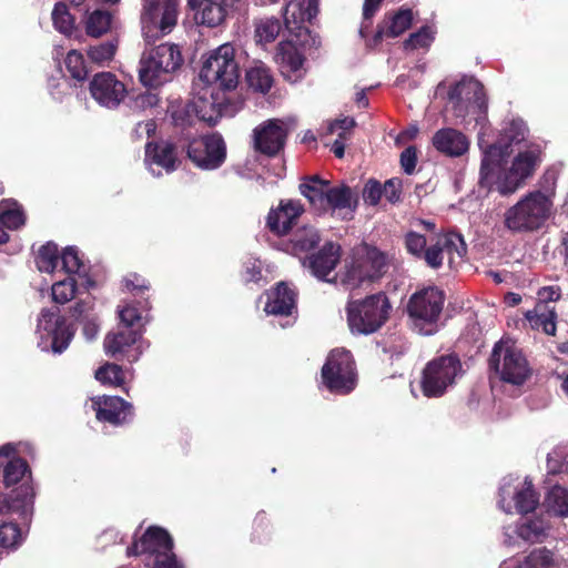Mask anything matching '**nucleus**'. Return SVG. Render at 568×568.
I'll list each match as a JSON object with an SVG mask.
<instances>
[{
    "mask_svg": "<svg viewBox=\"0 0 568 568\" xmlns=\"http://www.w3.org/2000/svg\"><path fill=\"white\" fill-rule=\"evenodd\" d=\"M103 346L106 355L133 363L140 358L149 344L143 341L142 331L119 327L118 332L105 336Z\"/></svg>",
    "mask_w": 568,
    "mask_h": 568,
    "instance_id": "18",
    "label": "nucleus"
},
{
    "mask_svg": "<svg viewBox=\"0 0 568 568\" xmlns=\"http://www.w3.org/2000/svg\"><path fill=\"white\" fill-rule=\"evenodd\" d=\"M532 329H541L547 335H555L557 314L554 306L546 303H537L535 308L525 313Z\"/></svg>",
    "mask_w": 568,
    "mask_h": 568,
    "instance_id": "36",
    "label": "nucleus"
},
{
    "mask_svg": "<svg viewBox=\"0 0 568 568\" xmlns=\"http://www.w3.org/2000/svg\"><path fill=\"white\" fill-rule=\"evenodd\" d=\"M253 26L255 42L261 45L275 41L282 30L280 19L275 17L255 19Z\"/></svg>",
    "mask_w": 568,
    "mask_h": 568,
    "instance_id": "38",
    "label": "nucleus"
},
{
    "mask_svg": "<svg viewBox=\"0 0 568 568\" xmlns=\"http://www.w3.org/2000/svg\"><path fill=\"white\" fill-rule=\"evenodd\" d=\"M158 103H159V98L156 94L151 93V92H144V93H140L139 95H136V98L134 100V108L144 110L148 108H153V106L158 105Z\"/></svg>",
    "mask_w": 568,
    "mask_h": 568,
    "instance_id": "63",
    "label": "nucleus"
},
{
    "mask_svg": "<svg viewBox=\"0 0 568 568\" xmlns=\"http://www.w3.org/2000/svg\"><path fill=\"white\" fill-rule=\"evenodd\" d=\"M121 326L125 329L142 331L144 317L134 305L128 304L119 308Z\"/></svg>",
    "mask_w": 568,
    "mask_h": 568,
    "instance_id": "52",
    "label": "nucleus"
},
{
    "mask_svg": "<svg viewBox=\"0 0 568 568\" xmlns=\"http://www.w3.org/2000/svg\"><path fill=\"white\" fill-rule=\"evenodd\" d=\"M61 262L65 273L80 276L83 264L75 247H67L61 254Z\"/></svg>",
    "mask_w": 568,
    "mask_h": 568,
    "instance_id": "55",
    "label": "nucleus"
},
{
    "mask_svg": "<svg viewBox=\"0 0 568 568\" xmlns=\"http://www.w3.org/2000/svg\"><path fill=\"white\" fill-rule=\"evenodd\" d=\"M240 79V69L235 60V49L231 43H223L212 50L204 59L199 73V81L222 90L232 91Z\"/></svg>",
    "mask_w": 568,
    "mask_h": 568,
    "instance_id": "7",
    "label": "nucleus"
},
{
    "mask_svg": "<svg viewBox=\"0 0 568 568\" xmlns=\"http://www.w3.org/2000/svg\"><path fill=\"white\" fill-rule=\"evenodd\" d=\"M90 93L97 103L106 109L118 108L126 97V88L115 74L99 72L90 81Z\"/></svg>",
    "mask_w": 568,
    "mask_h": 568,
    "instance_id": "20",
    "label": "nucleus"
},
{
    "mask_svg": "<svg viewBox=\"0 0 568 568\" xmlns=\"http://www.w3.org/2000/svg\"><path fill=\"white\" fill-rule=\"evenodd\" d=\"M429 243V246L420 258L432 268L440 267L445 256L452 266L460 261L467 251L463 236L455 232L437 235L436 239H432Z\"/></svg>",
    "mask_w": 568,
    "mask_h": 568,
    "instance_id": "17",
    "label": "nucleus"
},
{
    "mask_svg": "<svg viewBox=\"0 0 568 568\" xmlns=\"http://www.w3.org/2000/svg\"><path fill=\"white\" fill-rule=\"evenodd\" d=\"M321 237L314 227H303L298 230L293 239V251L294 253L306 252L313 248Z\"/></svg>",
    "mask_w": 568,
    "mask_h": 568,
    "instance_id": "48",
    "label": "nucleus"
},
{
    "mask_svg": "<svg viewBox=\"0 0 568 568\" xmlns=\"http://www.w3.org/2000/svg\"><path fill=\"white\" fill-rule=\"evenodd\" d=\"M318 12V0L291 1L284 12L286 28L302 30L305 21H311Z\"/></svg>",
    "mask_w": 568,
    "mask_h": 568,
    "instance_id": "32",
    "label": "nucleus"
},
{
    "mask_svg": "<svg viewBox=\"0 0 568 568\" xmlns=\"http://www.w3.org/2000/svg\"><path fill=\"white\" fill-rule=\"evenodd\" d=\"M489 363L495 376L503 383L520 386L531 376L532 371L527 357L509 337L501 338L495 344Z\"/></svg>",
    "mask_w": 568,
    "mask_h": 568,
    "instance_id": "6",
    "label": "nucleus"
},
{
    "mask_svg": "<svg viewBox=\"0 0 568 568\" xmlns=\"http://www.w3.org/2000/svg\"><path fill=\"white\" fill-rule=\"evenodd\" d=\"M560 566L561 564L554 552L546 548H539L530 552L523 562L508 560L504 561L500 568H560Z\"/></svg>",
    "mask_w": 568,
    "mask_h": 568,
    "instance_id": "37",
    "label": "nucleus"
},
{
    "mask_svg": "<svg viewBox=\"0 0 568 568\" xmlns=\"http://www.w3.org/2000/svg\"><path fill=\"white\" fill-rule=\"evenodd\" d=\"M432 143L438 152L452 158L462 156L469 149L468 138L453 128L438 130L433 135Z\"/></svg>",
    "mask_w": 568,
    "mask_h": 568,
    "instance_id": "30",
    "label": "nucleus"
},
{
    "mask_svg": "<svg viewBox=\"0 0 568 568\" xmlns=\"http://www.w3.org/2000/svg\"><path fill=\"white\" fill-rule=\"evenodd\" d=\"M95 378L104 385L122 386L125 382V373L116 364H105L95 372Z\"/></svg>",
    "mask_w": 568,
    "mask_h": 568,
    "instance_id": "49",
    "label": "nucleus"
},
{
    "mask_svg": "<svg viewBox=\"0 0 568 568\" xmlns=\"http://www.w3.org/2000/svg\"><path fill=\"white\" fill-rule=\"evenodd\" d=\"M385 266L386 257L381 251L375 247H364L354 255L342 282L349 288L358 287L365 281L379 277Z\"/></svg>",
    "mask_w": 568,
    "mask_h": 568,
    "instance_id": "16",
    "label": "nucleus"
},
{
    "mask_svg": "<svg viewBox=\"0 0 568 568\" xmlns=\"http://www.w3.org/2000/svg\"><path fill=\"white\" fill-rule=\"evenodd\" d=\"M100 324L95 316L84 317L82 322V334L88 342L94 341L99 334Z\"/></svg>",
    "mask_w": 568,
    "mask_h": 568,
    "instance_id": "61",
    "label": "nucleus"
},
{
    "mask_svg": "<svg viewBox=\"0 0 568 568\" xmlns=\"http://www.w3.org/2000/svg\"><path fill=\"white\" fill-rule=\"evenodd\" d=\"M436 95L446 98L445 111L452 112L456 119L465 120L467 116L477 119L485 113L487 108L484 87L471 77H464L449 85L444 82L439 83L436 88Z\"/></svg>",
    "mask_w": 568,
    "mask_h": 568,
    "instance_id": "3",
    "label": "nucleus"
},
{
    "mask_svg": "<svg viewBox=\"0 0 568 568\" xmlns=\"http://www.w3.org/2000/svg\"><path fill=\"white\" fill-rule=\"evenodd\" d=\"M244 277L247 282H257L261 278V262H248L245 265Z\"/></svg>",
    "mask_w": 568,
    "mask_h": 568,
    "instance_id": "64",
    "label": "nucleus"
},
{
    "mask_svg": "<svg viewBox=\"0 0 568 568\" xmlns=\"http://www.w3.org/2000/svg\"><path fill=\"white\" fill-rule=\"evenodd\" d=\"M392 310L387 295L382 292L364 298L351 300L346 305L348 327L353 334H373L385 325Z\"/></svg>",
    "mask_w": 568,
    "mask_h": 568,
    "instance_id": "4",
    "label": "nucleus"
},
{
    "mask_svg": "<svg viewBox=\"0 0 568 568\" xmlns=\"http://www.w3.org/2000/svg\"><path fill=\"white\" fill-rule=\"evenodd\" d=\"M0 222L9 230H17L24 225L26 216L21 205L13 200L0 202Z\"/></svg>",
    "mask_w": 568,
    "mask_h": 568,
    "instance_id": "41",
    "label": "nucleus"
},
{
    "mask_svg": "<svg viewBox=\"0 0 568 568\" xmlns=\"http://www.w3.org/2000/svg\"><path fill=\"white\" fill-rule=\"evenodd\" d=\"M417 164V150L410 145L400 154V165L406 174H413Z\"/></svg>",
    "mask_w": 568,
    "mask_h": 568,
    "instance_id": "58",
    "label": "nucleus"
},
{
    "mask_svg": "<svg viewBox=\"0 0 568 568\" xmlns=\"http://www.w3.org/2000/svg\"><path fill=\"white\" fill-rule=\"evenodd\" d=\"M413 13L409 9L399 10L392 16L378 31L379 37L395 38L405 32L412 24Z\"/></svg>",
    "mask_w": 568,
    "mask_h": 568,
    "instance_id": "42",
    "label": "nucleus"
},
{
    "mask_svg": "<svg viewBox=\"0 0 568 568\" xmlns=\"http://www.w3.org/2000/svg\"><path fill=\"white\" fill-rule=\"evenodd\" d=\"M264 306L266 314L276 316L291 315L295 307V293L285 283H280L275 290L266 294Z\"/></svg>",
    "mask_w": 568,
    "mask_h": 568,
    "instance_id": "33",
    "label": "nucleus"
},
{
    "mask_svg": "<svg viewBox=\"0 0 568 568\" xmlns=\"http://www.w3.org/2000/svg\"><path fill=\"white\" fill-rule=\"evenodd\" d=\"M555 191L537 189L527 192L504 213V225L514 233L540 230L554 214Z\"/></svg>",
    "mask_w": 568,
    "mask_h": 568,
    "instance_id": "2",
    "label": "nucleus"
},
{
    "mask_svg": "<svg viewBox=\"0 0 568 568\" xmlns=\"http://www.w3.org/2000/svg\"><path fill=\"white\" fill-rule=\"evenodd\" d=\"M356 122L353 118L346 116L328 123L326 134H336V140L346 142L352 135V131L355 128Z\"/></svg>",
    "mask_w": 568,
    "mask_h": 568,
    "instance_id": "53",
    "label": "nucleus"
},
{
    "mask_svg": "<svg viewBox=\"0 0 568 568\" xmlns=\"http://www.w3.org/2000/svg\"><path fill=\"white\" fill-rule=\"evenodd\" d=\"M478 146L483 154L479 184L488 191L496 190L501 195L514 194L523 187L542 160V151L538 144H529L519 151L509 166L504 165L509 153L500 145H486L485 139L479 138Z\"/></svg>",
    "mask_w": 568,
    "mask_h": 568,
    "instance_id": "1",
    "label": "nucleus"
},
{
    "mask_svg": "<svg viewBox=\"0 0 568 568\" xmlns=\"http://www.w3.org/2000/svg\"><path fill=\"white\" fill-rule=\"evenodd\" d=\"M539 498L528 478L507 476L499 487L498 506L505 513L516 510L519 514H527L537 507Z\"/></svg>",
    "mask_w": 568,
    "mask_h": 568,
    "instance_id": "14",
    "label": "nucleus"
},
{
    "mask_svg": "<svg viewBox=\"0 0 568 568\" xmlns=\"http://www.w3.org/2000/svg\"><path fill=\"white\" fill-rule=\"evenodd\" d=\"M243 106V101L229 90H222L200 81L194 83V95L189 104V112L211 125L222 116H233Z\"/></svg>",
    "mask_w": 568,
    "mask_h": 568,
    "instance_id": "5",
    "label": "nucleus"
},
{
    "mask_svg": "<svg viewBox=\"0 0 568 568\" xmlns=\"http://www.w3.org/2000/svg\"><path fill=\"white\" fill-rule=\"evenodd\" d=\"M52 300L58 304H65L70 302L77 292V281L74 277L69 276L64 280L58 281L52 285Z\"/></svg>",
    "mask_w": 568,
    "mask_h": 568,
    "instance_id": "50",
    "label": "nucleus"
},
{
    "mask_svg": "<svg viewBox=\"0 0 568 568\" xmlns=\"http://www.w3.org/2000/svg\"><path fill=\"white\" fill-rule=\"evenodd\" d=\"M546 515L526 517L515 526L504 528V544L516 546L520 540L527 542H540L549 534L550 524Z\"/></svg>",
    "mask_w": 568,
    "mask_h": 568,
    "instance_id": "21",
    "label": "nucleus"
},
{
    "mask_svg": "<svg viewBox=\"0 0 568 568\" xmlns=\"http://www.w3.org/2000/svg\"><path fill=\"white\" fill-rule=\"evenodd\" d=\"M527 134L528 128L526 123L521 119L514 118L504 121L498 139L494 143L485 140V144L500 145L506 150V153H510L511 146L525 141Z\"/></svg>",
    "mask_w": 568,
    "mask_h": 568,
    "instance_id": "34",
    "label": "nucleus"
},
{
    "mask_svg": "<svg viewBox=\"0 0 568 568\" xmlns=\"http://www.w3.org/2000/svg\"><path fill=\"white\" fill-rule=\"evenodd\" d=\"M118 47L119 42L115 39L100 42L87 49V57L90 62L105 67L114 59Z\"/></svg>",
    "mask_w": 568,
    "mask_h": 568,
    "instance_id": "43",
    "label": "nucleus"
},
{
    "mask_svg": "<svg viewBox=\"0 0 568 568\" xmlns=\"http://www.w3.org/2000/svg\"><path fill=\"white\" fill-rule=\"evenodd\" d=\"M463 375V366L456 355H442L429 361L422 373L420 388L424 396L438 398L453 388Z\"/></svg>",
    "mask_w": 568,
    "mask_h": 568,
    "instance_id": "11",
    "label": "nucleus"
},
{
    "mask_svg": "<svg viewBox=\"0 0 568 568\" xmlns=\"http://www.w3.org/2000/svg\"><path fill=\"white\" fill-rule=\"evenodd\" d=\"M156 58L173 74L183 63L180 48L174 43H163L152 49Z\"/></svg>",
    "mask_w": 568,
    "mask_h": 568,
    "instance_id": "44",
    "label": "nucleus"
},
{
    "mask_svg": "<svg viewBox=\"0 0 568 568\" xmlns=\"http://www.w3.org/2000/svg\"><path fill=\"white\" fill-rule=\"evenodd\" d=\"M287 136V128L282 120L271 119L254 129V148L266 155L278 153Z\"/></svg>",
    "mask_w": 568,
    "mask_h": 568,
    "instance_id": "22",
    "label": "nucleus"
},
{
    "mask_svg": "<svg viewBox=\"0 0 568 568\" xmlns=\"http://www.w3.org/2000/svg\"><path fill=\"white\" fill-rule=\"evenodd\" d=\"M39 342L38 346L44 352L61 354L65 351L74 335L73 328L68 325L59 310H42L36 331Z\"/></svg>",
    "mask_w": 568,
    "mask_h": 568,
    "instance_id": "13",
    "label": "nucleus"
},
{
    "mask_svg": "<svg viewBox=\"0 0 568 568\" xmlns=\"http://www.w3.org/2000/svg\"><path fill=\"white\" fill-rule=\"evenodd\" d=\"M246 82L255 92L265 94L273 84L270 69L262 62H256L246 71Z\"/></svg>",
    "mask_w": 568,
    "mask_h": 568,
    "instance_id": "40",
    "label": "nucleus"
},
{
    "mask_svg": "<svg viewBox=\"0 0 568 568\" xmlns=\"http://www.w3.org/2000/svg\"><path fill=\"white\" fill-rule=\"evenodd\" d=\"M172 73L152 50L144 52L140 61L139 77L143 85L156 88L171 79Z\"/></svg>",
    "mask_w": 568,
    "mask_h": 568,
    "instance_id": "31",
    "label": "nucleus"
},
{
    "mask_svg": "<svg viewBox=\"0 0 568 568\" xmlns=\"http://www.w3.org/2000/svg\"><path fill=\"white\" fill-rule=\"evenodd\" d=\"M402 194V180L400 179H390L385 182L383 186V195L390 203H396L399 201Z\"/></svg>",
    "mask_w": 568,
    "mask_h": 568,
    "instance_id": "60",
    "label": "nucleus"
},
{
    "mask_svg": "<svg viewBox=\"0 0 568 568\" xmlns=\"http://www.w3.org/2000/svg\"><path fill=\"white\" fill-rule=\"evenodd\" d=\"M52 21L54 28L63 34L68 36L74 29V20L64 3H57L54 6Z\"/></svg>",
    "mask_w": 568,
    "mask_h": 568,
    "instance_id": "51",
    "label": "nucleus"
},
{
    "mask_svg": "<svg viewBox=\"0 0 568 568\" xmlns=\"http://www.w3.org/2000/svg\"><path fill=\"white\" fill-rule=\"evenodd\" d=\"M190 160L202 170H216L226 159V145L221 135L214 133L193 140L187 148Z\"/></svg>",
    "mask_w": 568,
    "mask_h": 568,
    "instance_id": "19",
    "label": "nucleus"
},
{
    "mask_svg": "<svg viewBox=\"0 0 568 568\" xmlns=\"http://www.w3.org/2000/svg\"><path fill=\"white\" fill-rule=\"evenodd\" d=\"M92 408L100 422L121 425L133 415L132 405L118 396L92 398Z\"/></svg>",
    "mask_w": 568,
    "mask_h": 568,
    "instance_id": "25",
    "label": "nucleus"
},
{
    "mask_svg": "<svg viewBox=\"0 0 568 568\" xmlns=\"http://www.w3.org/2000/svg\"><path fill=\"white\" fill-rule=\"evenodd\" d=\"M275 62L282 75L290 82L295 83L305 75V57L301 47L291 40L282 41L276 50Z\"/></svg>",
    "mask_w": 568,
    "mask_h": 568,
    "instance_id": "23",
    "label": "nucleus"
},
{
    "mask_svg": "<svg viewBox=\"0 0 568 568\" xmlns=\"http://www.w3.org/2000/svg\"><path fill=\"white\" fill-rule=\"evenodd\" d=\"M434 34L435 31L430 27H423L409 36L405 41V47L410 49L426 48L434 40Z\"/></svg>",
    "mask_w": 568,
    "mask_h": 568,
    "instance_id": "57",
    "label": "nucleus"
},
{
    "mask_svg": "<svg viewBox=\"0 0 568 568\" xmlns=\"http://www.w3.org/2000/svg\"><path fill=\"white\" fill-rule=\"evenodd\" d=\"M21 447L29 448V445L8 443L0 446V466L3 465V485L7 488L17 485L30 474L26 460L18 457Z\"/></svg>",
    "mask_w": 568,
    "mask_h": 568,
    "instance_id": "24",
    "label": "nucleus"
},
{
    "mask_svg": "<svg viewBox=\"0 0 568 568\" xmlns=\"http://www.w3.org/2000/svg\"><path fill=\"white\" fill-rule=\"evenodd\" d=\"M65 67L70 72L71 77L75 80H84L88 74V71L84 65V58L77 50H71L67 54Z\"/></svg>",
    "mask_w": 568,
    "mask_h": 568,
    "instance_id": "54",
    "label": "nucleus"
},
{
    "mask_svg": "<svg viewBox=\"0 0 568 568\" xmlns=\"http://www.w3.org/2000/svg\"><path fill=\"white\" fill-rule=\"evenodd\" d=\"M548 511L560 517H568V490L560 486L550 489L546 497Z\"/></svg>",
    "mask_w": 568,
    "mask_h": 568,
    "instance_id": "46",
    "label": "nucleus"
},
{
    "mask_svg": "<svg viewBox=\"0 0 568 568\" xmlns=\"http://www.w3.org/2000/svg\"><path fill=\"white\" fill-rule=\"evenodd\" d=\"M178 21V0L146 2L141 16L142 32L148 42L170 33Z\"/></svg>",
    "mask_w": 568,
    "mask_h": 568,
    "instance_id": "15",
    "label": "nucleus"
},
{
    "mask_svg": "<svg viewBox=\"0 0 568 568\" xmlns=\"http://www.w3.org/2000/svg\"><path fill=\"white\" fill-rule=\"evenodd\" d=\"M322 383L332 393L346 395L357 384L355 362L349 351L335 348L329 352L322 367Z\"/></svg>",
    "mask_w": 568,
    "mask_h": 568,
    "instance_id": "12",
    "label": "nucleus"
},
{
    "mask_svg": "<svg viewBox=\"0 0 568 568\" xmlns=\"http://www.w3.org/2000/svg\"><path fill=\"white\" fill-rule=\"evenodd\" d=\"M58 246L52 243L42 245L37 255V267L40 272L52 273L58 265Z\"/></svg>",
    "mask_w": 568,
    "mask_h": 568,
    "instance_id": "47",
    "label": "nucleus"
},
{
    "mask_svg": "<svg viewBox=\"0 0 568 568\" xmlns=\"http://www.w3.org/2000/svg\"><path fill=\"white\" fill-rule=\"evenodd\" d=\"M128 555L143 556V562L149 568H183L173 552L171 536L160 527H150L128 548Z\"/></svg>",
    "mask_w": 568,
    "mask_h": 568,
    "instance_id": "8",
    "label": "nucleus"
},
{
    "mask_svg": "<svg viewBox=\"0 0 568 568\" xmlns=\"http://www.w3.org/2000/svg\"><path fill=\"white\" fill-rule=\"evenodd\" d=\"M445 304V294L437 287H425L415 292L407 303V313L415 331L422 335H433L439 328V320Z\"/></svg>",
    "mask_w": 568,
    "mask_h": 568,
    "instance_id": "10",
    "label": "nucleus"
},
{
    "mask_svg": "<svg viewBox=\"0 0 568 568\" xmlns=\"http://www.w3.org/2000/svg\"><path fill=\"white\" fill-rule=\"evenodd\" d=\"M300 191L308 200L312 207L318 212L344 209L354 211L357 202L351 187L345 184L333 186L329 181L317 175L303 181L300 184Z\"/></svg>",
    "mask_w": 568,
    "mask_h": 568,
    "instance_id": "9",
    "label": "nucleus"
},
{
    "mask_svg": "<svg viewBox=\"0 0 568 568\" xmlns=\"http://www.w3.org/2000/svg\"><path fill=\"white\" fill-rule=\"evenodd\" d=\"M304 209L300 201H281L276 210H272L267 216V225L277 235L286 234L296 223Z\"/></svg>",
    "mask_w": 568,
    "mask_h": 568,
    "instance_id": "28",
    "label": "nucleus"
},
{
    "mask_svg": "<svg viewBox=\"0 0 568 568\" xmlns=\"http://www.w3.org/2000/svg\"><path fill=\"white\" fill-rule=\"evenodd\" d=\"M383 195V187L377 181H368L363 191L364 201L371 205H376Z\"/></svg>",
    "mask_w": 568,
    "mask_h": 568,
    "instance_id": "59",
    "label": "nucleus"
},
{
    "mask_svg": "<svg viewBox=\"0 0 568 568\" xmlns=\"http://www.w3.org/2000/svg\"><path fill=\"white\" fill-rule=\"evenodd\" d=\"M189 6L197 10L201 23L216 27L223 22L226 14L227 0H187Z\"/></svg>",
    "mask_w": 568,
    "mask_h": 568,
    "instance_id": "35",
    "label": "nucleus"
},
{
    "mask_svg": "<svg viewBox=\"0 0 568 568\" xmlns=\"http://www.w3.org/2000/svg\"><path fill=\"white\" fill-rule=\"evenodd\" d=\"M430 240H427L426 236L418 231H410L405 236V245L412 255L420 258L426 251V245Z\"/></svg>",
    "mask_w": 568,
    "mask_h": 568,
    "instance_id": "56",
    "label": "nucleus"
},
{
    "mask_svg": "<svg viewBox=\"0 0 568 568\" xmlns=\"http://www.w3.org/2000/svg\"><path fill=\"white\" fill-rule=\"evenodd\" d=\"M341 258V246L328 242L315 254L304 261V266L308 267L311 273L323 281H331L328 277L334 272Z\"/></svg>",
    "mask_w": 568,
    "mask_h": 568,
    "instance_id": "27",
    "label": "nucleus"
},
{
    "mask_svg": "<svg viewBox=\"0 0 568 568\" xmlns=\"http://www.w3.org/2000/svg\"><path fill=\"white\" fill-rule=\"evenodd\" d=\"M145 164L148 170L154 175L160 176L161 171L155 170V166L172 172L175 170L176 154L174 146L166 142L160 141L156 143H148L145 145Z\"/></svg>",
    "mask_w": 568,
    "mask_h": 568,
    "instance_id": "29",
    "label": "nucleus"
},
{
    "mask_svg": "<svg viewBox=\"0 0 568 568\" xmlns=\"http://www.w3.org/2000/svg\"><path fill=\"white\" fill-rule=\"evenodd\" d=\"M34 489L30 481H23L8 497L0 493V515L14 513L28 519L33 510Z\"/></svg>",
    "mask_w": 568,
    "mask_h": 568,
    "instance_id": "26",
    "label": "nucleus"
},
{
    "mask_svg": "<svg viewBox=\"0 0 568 568\" xmlns=\"http://www.w3.org/2000/svg\"><path fill=\"white\" fill-rule=\"evenodd\" d=\"M561 291L558 286H545L538 291V303L556 302L560 298Z\"/></svg>",
    "mask_w": 568,
    "mask_h": 568,
    "instance_id": "62",
    "label": "nucleus"
},
{
    "mask_svg": "<svg viewBox=\"0 0 568 568\" xmlns=\"http://www.w3.org/2000/svg\"><path fill=\"white\" fill-rule=\"evenodd\" d=\"M24 534L18 524L8 521L0 524V548L13 551L21 546Z\"/></svg>",
    "mask_w": 568,
    "mask_h": 568,
    "instance_id": "45",
    "label": "nucleus"
},
{
    "mask_svg": "<svg viewBox=\"0 0 568 568\" xmlns=\"http://www.w3.org/2000/svg\"><path fill=\"white\" fill-rule=\"evenodd\" d=\"M113 23V17L109 11L94 10L88 13L84 28L89 37L100 38L112 29Z\"/></svg>",
    "mask_w": 568,
    "mask_h": 568,
    "instance_id": "39",
    "label": "nucleus"
}]
</instances>
